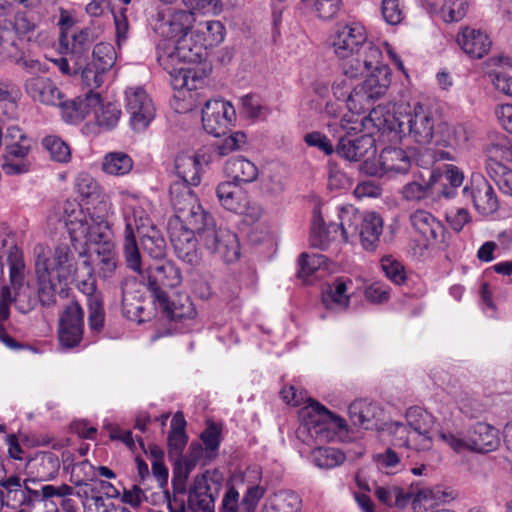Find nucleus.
I'll use <instances>...</instances> for the list:
<instances>
[{
    "instance_id": "obj_1",
    "label": "nucleus",
    "mask_w": 512,
    "mask_h": 512,
    "mask_svg": "<svg viewBox=\"0 0 512 512\" xmlns=\"http://www.w3.org/2000/svg\"><path fill=\"white\" fill-rule=\"evenodd\" d=\"M80 242L69 234L68 239L59 242L49 257V269L56 279L75 282L84 294L95 292L94 269L87 252L79 247Z\"/></svg>"
},
{
    "instance_id": "obj_2",
    "label": "nucleus",
    "mask_w": 512,
    "mask_h": 512,
    "mask_svg": "<svg viewBox=\"0 0 512 512\" xmlns=\"http://www.w3.org/2000/svg\"><path fill=\"white\" fill-rule=\"evenodd\" d=\"M195 22L194 13L187 10L166 8L157 13L154 31L164 39L173 42L168 57L172 62H196L199 54L186 43V36Z\"/></svg>"
},
{
    "instance_id": "obj_3",
    "label": "nucleus",
    "mask_w": 512,
    "mask_h": 512,
    "mask_svg": "<svg viewBox=\"0 0 512 512\" xmlns=\"http://www.w3.org/2000/svg\"><path fill=\"white\" fill-rule=\"evenodd\" d=\"M398 134L409 136L420 145H451L449 125L421 103H416L410 112L400 113Z\"/></svg>"
},
{
    "instance_id": "obj_4",
    "label": "nucleus",
    "mask_w": 512,
    "mask_h": 512,
    "mask_svg": "<svg viewBox=\"0 0 512 512\" xmlns=\"http://www.w3.org/2000/svg\"><path fill=\"white\" fill-rule=\"evenodd\" d=\"M340 226L345 241L358 237L362 247L375 251L383 233V220L375 212L360 213L354 208L343 209Z\"/></svg>"
},
{
    "instance_id": "obj_5",
    "label": "nucleus",
    "mask_w": 512,
    "mask_h": 512,
    "mask_svg": "<svg viewBox=\"0 0 512 512\" xmlns=\"http://www.w3.org/2000/svg\"><path fill=\"white\" fill-rule=\"evenodd\" d=\"M66 225L73 239L80 238L99 246L114 244L109 223L102 216L85 215L79 206L67 202L64 207Z\"/></svg>"
},
{
    "instance_id": "obj_6",
    "label": "nucleus",
    "mask_w": 512,
    "mask_h": 512,
    "mask_svg": "<svg viewBox=\"0 0 512 512\" xmlns=\"http://www.w3.org/2000/svg\"><path fill=\"white\" fill-rule=\"evenodd\" d=\"M49 249L43 244L34 247L35 274L37 279V297L41 306L50 308L56 305L57 296H68L69 283L66 280L56 279L49 269Z\"/></svg>"
},
{
    "instance_id": "obj_7",
    "label": "nucleus",
    "mask_w": 512,
    "mask_h": 512,
    "mask_svg": "<svg viewBox=\"0 0 512 512\" xmlns=\"http://www.w3.org/2000/svg\"><path fill=\"white\" fill-rule=\"evenodd\" d=\"M371 71L365 81L354 87L348 96V109L357 114L369 109L373 101L382 98L391 83V71L387 65L381 62Z\"/></svg>"
},
{
    "instance_id": "obj_8",
    "label": "nucleus",
    "mask_w": 512,
    "mask_h": 512,
    "mask_svg": "<svg viewBox=\"0 0 512 512\" xmlns=\"http://www.w3.org/2000/svg\"><path fill=\"white\" fill-rule=\"evenodd\" d=\"M223 481V474L218 469L196 475L188 489V508L192 512H215V501Z\"/></svg>"
},
{
    "instance_id": "obj_9",
    "label": "nucleus",
    "mask_w": 512,
    "mask_h": 512,
    "mask_svg": "<svg viewBox=\"0 0 512 512\" xmlns=\"http://www.w3.org/2000/svg\"><path fill=\"white\" fill-rule=\"evenodd\" d=\"M438 437L458 453L466 450L488 453L496 450L500 444L498 430L484 422H478L473 425L472 436L467 440L449 431H439Z\"/></svg>"
},
{
    "instance_id": "obj_10",
    "label": "nucleus",
    "mask_w": 512,
    "mask_h": 512,
    "mask_svg": "<svg viewBox=\"0 0 512 512\" xmlns=\"http://www.w3.org/2000/svg\"><path fill=\"white\" fill-rule=\"evenodd\" d=\"M146 279L153 305H163L170 296L169 290L181 284L182 274L173 262L165 260L150 265L146 270Z\"/></svg>"
},
{
    "instance_id": "obj_11",
    "label": "nucleus",
    "mask_w": 512,
    "mask_h": 512,
    "mask_svg": "<svg viewBox=\"0 0 512 512\" xmlns=\"http://www.w3.org/2000/svg\"><path fill=\"white\" fill-rule=\"evenodd\" d=\"M33 478L22 481L19 476H10L0 482L4 492H0V501L3 503L4 497L7 502H12L13 506H34L35 504L42 505L46 510L50 506L48 495H44L45 485H41L40 489H33L29 483H35Z\"/></svg>"
},
{
    "instance_id": "obj_12",
    "label": "nucleus",
    "mask_w": 512,
    "mask_h": 512,
    "mask_svg": "<svg viewBox=\"0 0 512 512\" xmlns=\"http://www.w3.org/2000/svg\"><path fill=\"white\" fill-rule=\"evenodd\" d=\"M302 416L308 418L306 424L311 434L325 440L332 439L336 432L346 429L343 418L333 414L319 402L308 399V405L302 409Z\"/></svg>"
},
{
    "instance_id": "obj_13",
    "label": "nucleus",
    "mask_w": 512,
    "mask_h": 512,
    "mask_svg": "<svg viewBox=\"0 0 512 512\" xmlns=\"http://www.w3.org/2000/svg\"><path fill=\"white\" fill-rule=\"evenodd\" d=\"M367 45L374 44L367 41L366 31L359 23L338 25L331 36V47L337 58L357 55Z\"/></svg>"
},
{
    "instance_id": "obj_14",
    "label": "nucleus",
    "mask_w": 512,
    "mask_h": 512,
    "mask_svg": "<svg viewBox=\"0 0 512 512\" xmlns=\"http://www.w3.org/2000/svg\"><path fill=\"white\" fill-rule=\"evenodd\" d=\"M84 332V310L77 301L68 303L59 315L58 338L64 348L79 345Z\"/></svg>"
},
{
    "instance_id": "obj_15",
    "label": "nucleus",
    "mask_w": 512,
    "mask_h": 512,
    "mask_svg": "<svg viewBox=\"0 0 512 512\" xmlns=\"http://www.w3.org/2000/svg\"><path fill=\"white\" fill-rule=\"evenodd\" d=\"M235 116V109L229 102L209 100L202 109L203 128L210 135L223 136L228 132Z\"/></svg>"
},
{
    "instance_id": "obj_16",
    "label": "nucleus",
    "mask_w": 512,
    "mask_h": 512,
    "mask_svg": "<svg viewBox=\"0 0 512 512\" xmlns=\"http://www.w3.org/2000/svg\"><path fill=\"white\" fill-rule=\"evenodd\" d=\"M126 108L134 131L145 130L155 117V108L146 91L141 87L128 88L125 92Z\"/></svg>"
},
{
    "instance_id": "obj_17",
    "label": "nucleus",
    "mask_w": 512,
    "mask_h": 512,
    "mask_svg": "<svg viewBox=\"0 0 512 512\" xmlns=\"http://www.w3.org/2000/svg\"><path fill=\"white\" fill-rule=\"evenodd\" d=\"M379 166L370 165L367 160L361 169L372 176L382 177L386 174H406L411 168V157L400 147H386L379 156Z\"/></svg>"
},
{
    "instance_id": "obj_18",
    "label": "nucleus",
    "mask_w": 512,
    "mask_h": 512,
    "mask_svg": "<svg viewBox=\"0 0 512 512\" xmlns=\"http://www.w3.org/2000/svg\"><path fill=\"white\" fill-rule=\"evenodd\" d=\"M143 213V210L133 209L131 213L126 212L124 214L123 253L127 267L137 273H141V255L137 246L135 230L139 231L144 228L148 221L147 217H143Z\"/></svg>"
},
{
    "instance_id": "obj_19",
    "label": "nucleus",
    "mask_w": 512,
    "mask_h": 512,
    "mask_svg": "<svg viewBox=\"0 0 512 512\" xmlns=\"http://www.w3.org/2000/svg\"><path fill=\"white\" fill-rule=\"evenodd\" d=\"M203 246L225 263H233L240 257V244L237 235L225 228L208 232L202 241Z\"/></svg>"
},
{
    "instance_id": "obj_20",
    "label": "nucleus",
    "mask_w": 512,
    "mask_h": 512,
    "mask_svg": "<svg viewBox=\"0 0 512 512\" xmlns=\"http://www.w3.org/2000/svg\"><path fill=\"white\" fill-rule=\"evenodd\" d=\"M410 224L418 236L420 250H425L443 237L445 228L430 212L416 210L410 214Z\"/></svg>"
},
{
    "instance_id": "obj_21",
    "label": "nucleus",
    "mask_w": 512,
    "mask_h": 512,
    "mask_svg": "<svg viewBox=\"0 0 512 512\" xmlns=\"http://www.w3.org/2000/svg\"><path fill=\"white\" fill-rule=\"evenodd\" d=\"M462 193L465 198L472 201L475 209L482 215H490L499 208L493 187L481 176L472 179L470 185L463 188Z\"/></svg>"
},
{
    "instance_id": "obj_22",
    "label": "nucleus",
    "mask_w": 512,
    "mask_h": 512,
    "mask_svg": "<svg viewBox=\"0 0 512 512\" xmlns=\"http://www.w3.org/2000/svg\"><path fill=\"white\" fill-rule=\"evenodd\" d=\"M167 229L176 256L181 261L196 266L200 262L196 234L181 228L177 223L168 222Z\"/></svg>"
},
{
    "instance_id": "obj_23",
    "label": "nucleus",
    "mask_w": 512,
    "mask_h": 512,
    "mask_svg": "<svg viewBox=\"0 0 512 512\" xmlns=\"http://www.w3.org/2000/svg\"><path fill=\"white\" fill-rule=\"evenodd\" d=\"M335 152L345 160L358 162L376 153L375 139L367 134L356 138L351 136H340Z\"/></svg>"
},
{
    "instance_id": "obj_24",
    "label": "nucleus",
    "mask_w": 512,
    "mask_h": 512,
    "mask_svg": "<svg viewBox=\"0 0 512 512\" xmlns=\"http://www.w3.org/2000/svg\"><path fill=\"white\" fill-rule=\"evenodd\" d=\"M339 59L342 60L341 66L344 75L352 79L363 75L373 67H377L381 63L382 52L375 45H367V48L357 53V55Z\"/></svg>"
},
{
    "instance_id": "obj_25",
    "label": "nucleus",
    "mask_w": 512,
    "mask_h": 512,
    "mask_svg": "<svg viewBox=\"0 0 512 512\" xmlns=\"http://www.w3.org/2000/svg\"><path fill=\"white\" fill-rule=\"evenodd\" d=\"M24 90L34 102L43 105L55 106L64 98L57 84L48 77L36 76L26 79Z\"/></svg>"
},
{
    "instance_id": "obj_26",
    "label": "nucleus",
    "mask_w": 512,
    "mask_h": 512,
    "mask_svg": "<svg viewBox=\"0 0 512 512\" xmlns=\"http://www.w3.org/2000/svg\"><path fill=\"white\" fill-rule=\"evenodd\" d=\"M456 42L465 54L474 59H481L487 55L492 45L485 31L469 26L458 32Z\"/></svg>"
},
{
    "instance_id": "obj_27",
    "label": "nucleus",
    "mask_w": 512,
    "mask_h": 512,
    "mask_svg": "<svg viewBox=\"0 0 512 512\" xmlns=\"http://www.w3.org/2000/svg\"><path fill=\"white\" fill-rule=\"evenodd\" d=\"M464 180L463 172L455 165H446L443 171L433 170L430 173V186L433 193L447 199L453 198Z\"/></svg>"
},
{
    "instance_id": "obj_28",
    "label": "nucleus",
    "mask_w": 512,
    "mask_h": 512,
    "mask_svg": "<svg viewBox=\"0 0 512 512\" xmlns=\"http://www.w3.org/2000/svg\"><path fill=\"white\" fill-rule=\"evenodd\" d=\"M135 286L134 279H125L121 283L122 313L127 319L142 323L150 318L151 313L146 310L142 296L133 292Z\"/></svg>"
},
{
    "instance_id": "obj_29",
    "label": "nucleus",
    "mask_w": 512,
    "mask_h": 512,
    "mask_svg": "<svg viewBox=\"0 0 512 512\" xmlns=\"http://www.w3.org/2000/svg\"><path fill=\"white\" fill-rule=\"evenodd\" d=\"M168 222L173 224L177 223L181 228L190 230L194 234L198 235L201 242L204 240L205 235L208 234V232L216 229L213 216L204 210L199 202L194 206V209L188 211L181 219L169 220Z\"/></svg>"
},
{
    "instance_id": "obj_30",
    "label": "nucleus",
    "mask_w": 512,
    "mask_h": 512,
    "mask_svg": "<svg viewBox=\"0 0 512 512\" xmlns=\"http://www.w3.org/2000/svg\"><path fill=\"white\" fill-rule=\"evenodd\" d=\"M60 469L58 456L51 451L37 452L27 463V470L32 481L44 482L53 480Z\"/></svg>"
},
{
    "instance_id": "obj_31",
    "label": "nucleus",
    "mask_w": 512,
    "mask_h": 512,
    "mask_svg": "<svg viewBox=\"0 0 512 512\" xmlns=\"http://www.w3.org/2000/svg\"><path fill=\"white\" fill-rule=\"evenodd\" d=\"M348 413L354 425L364 429H378V420L382 415L380 406L367 399H358L349 405Z\"/></svg>"
},
{
    "instance_id": "obj_32",
    "label": "nucleus",
    "mask_w": 512,
    "mask_h": 512,
    "mask_svg": "<svg viewBox=\"0 0 512 512\" xmlns=\"http://www.w3.org/2000/svg\"><path fill=\"white\" fill-rule=\"evenodd\" d=\"M174 215L169 220H179L199 202L197 195L185 182H173L169 189Z\"/></svg>"
},
{
    "instance_id": "obj_33",
    "label": "nucleus",
    "mask_w": 512,
    "mask_h": 512,
    "mask_svg": "<svg viewBox=\"0 0 512 512\" xmlns=\"http://www.w3.org/2000/svg\"><path fill=\"white\" fill-rule=\"evenodd\" d=\"M91 32L89 29L73 31L68 37L67 47H59L61 53L70 55L75 66L82 65L89 59V50L92 45Z\"/></svg>"
},
{
    "instance_id": "obj_34",
    "label": "nucleus",
    "mask_w": 512,
    "mask_h": 512,
    "mask_svg": "<svg viewBox=\"0 0 512 512\" xmlns=\"http://www.w3.org/2000/svg\"><path fill=\"white\" fill-rule=\"evenodd\" d=\"M156 311H159L165 318L174 322L183 320H192L196 316V310L188 296L178 297L172 300L171 297L166 298V303L160 305L154 304Z\"/></svg>"
},
{
    "instance_id": "obj_35",
    "label": "nucleus",
    "mask_w": 512,
    "mask_h": 512,
    "mask_svg": "<svg viewBox=\"0 0 512 512\" xmlns=\"http://www.w3.org/2000/svg\"><path fill=\"white\" fill-rule=\"evenodd\" d=\"M175 172L179 180L188 186H198L201 182L202 163L197 155L179 154L175 158Z\"/></svg>"
},
{
    "instance_id": "obj_36",
    "label": "nucleus",
    "mask_w": 512,
    "mask_h": 512,
    "mask_svg": "<svg viewBox=\"0 0 512 512\" xmlns=\"http://www.w3.org/2000/svg\"><path fill=\"white\" fill-rule=\"evenodd\" d=\"M487 157L486 172L493 163L503 164L502 161H512V141L502 133H496L489 137V142L484 147Z\"/></svg>"
},
{
    "instance_id": "obj_37",
    "label": "nucleus",
    "mask_w": 512,
    "mask_h": 512,
    "mask_svg": "<svg viewBox=\"0 0 512 512\" xmlns=\"http://www.w3.org/2000/svg\"><path fill=\"white\" fill-rule=\"evenodd\" d=\"M224 173L229 181L240 185L253 182L258 176V169L244 157H231L225 163Z\"/></svg>"
},
{
    "instance_id": "obj_38",
    "label": "nucleus",
    "mask_w": 512,
    "mask_h": 512,
    "mask_svg": "<svg viewBox=\"0 0 512 512\" xmlns=\"http://www.w3.org/2000/svg\"><path fill=\"white\" fill-rule=\"evenodd\" d=\"M56 106H59L67 120H74L83 117L89 113L91 109L97 108L100 103V93L87 91L84 98L78 97L75 100L66 101L64 98L60 100Z\"/></svg>"
},
{
    "instance_id": "obj_39",
    "label": "nucleus",
    "mask_w": 512,
    "mask_h": 512,
    "mask_svg": "<svg viewBox=\"0 0 512 512\" xmlns=\"http://www.w3.org/2000/svg\"><path fill=\"white\" fill-rule=\"evenodd\" d=\"M216 195L220 204L229 211L238 213L244 208V196L239 184L231 181L222 182L216 188Z\"/></svg>"
},
{
    "instance_id": "obj_40",
    "label": "nucleus",
    "mask_w": 512,
    "mask_h": 512,
    "mask_svg": "<svg viewBox=\"0 0 512 512\" xmlns=\"http://www.w3.org/2000/svg\"><path fill=\"white\" fill-rule=\"evenodd\" d=\"M366 122L371 124L379 132H396L398 133V123L400 122V113H391L384 106L372 108L365 118Z\"/></svg>"
},
{
    "instance_id": "obj_41",
    "label": "nucleus",
    "mask_w": 512,
    "mask_h": 512,
    "mask_svg": "<svg viewBox=\"0 0 512 512\" xmlns=\"http://www.w3.org/2000/svg\"><path fill=\"white\" fill-rule=\"evenodd\" d=\"M373 491L378 501L388 507L404 508L411 498L410 493H404L401 488L395 485L380 486L374 484Z\"/></svg>"
},
{
    "instance_id": "obj_42",
    "label": "nucleus",
    "mask_w": 512,
    "mask_h": 512,
    "mask_svg": "<svg viewBox=\"0 0 512 512\" xmlns=\"http://www.w3.org/2000/svg\"><path fill=\"white\" fill-rule=\"evenodd\" d=\"M132 158L124 152L107 153L102 161V169L106 174L124 176L133 168Z\"/></svg>"
},
{
    "instance_id": "obj_43",
    "label": "nucleus",
    "mask_w": 512,
    "mask_h": 512,
    "mask_svg": "<svg viewBox=\"0 0 512 512\" xmlns=\"http://www.w3.org/2000/svg\"><path fill=\"white\" fill-rule=\"evenodd\" d=\"M347 285L342 280H336L322 293V303L327 309H345L349 305V296L346 294Z\"/></svg>"
},
{
    "instance_id": "obj_44",
    "label": "nucleus",
    "mask_w": 512,
    "mask_h": 512,
    "mask_svg": "<svg viewBox=\"0 0 512 512\" xmlns=\"http://www.w3.org/2000/svg\"><path fill=\"white\" fill-rule=\"evenodd\" d=\"M141 245L151 258L162 260L166 255L165 239L155 227H150L146 233H142Z\"/></svg>"
},
{
    "instance_id": "obj_45",
    "label": "nucleus",
    "mask_w": 512,
    "mask_h": 512,
    "mask_svg": "<svg viewBox=\"0 0 512 512\" xmlns=\"http://www.w3.org/2000/svg\"><path fill=\"white\" fill-rule=\"evenodd\" d=\"M8 61L21 66L26 72L30 74H45L48 72V66L38 59L26 57L24 52L20 49L18 43L15 47H9L6 51Z\"/></svg>"
},
{
    "instance_id": "obj_46",
    "label": "nucleus",
    "mask_w": 512,
    "mask_h": 512,
    "mask_svg": "<svg viewBox=\"0 0 512 512\" xmlns=\"http://www.w3.org/2000/svg\"><path fill=\"white\" fill-rule=\"evenodd\" d=\"M345 460V454L333 447H319L312 452L313 463L322 469H333L342 465Z\"/></svg>"
},
{
    "instance_id": "obj_47",
    "label": "nucleus",
    "mask_w": 512,
    "mask_h": 512,
    "mask_svg": "<svg viewBox=\"0 0 512 512\" xmlns=\"http://www.w3.org/2000/svg\"><path fill=\"white\" fill-rule=\"evenodd\" d=\"M405 418L410 431L432 432L435 424L434 416L419 406L408 408Z\"/></svg>"
},
{
    "instance_id": "obj_48",
    "label": "nucleus",
    "mask_w": 512,
    "mask_h": 512,
    "mask_svg": "<svg viewBox=\"0 0 512 512\" xmlns=\"http://www.w3.org/2000/svg\"><path fill=\"white\" fill-rule=\"evenodd\" d=\"M96 255L99 277L103 279L112 277L117 268L115 245L108 244L97 247Z\"/></svg>"
},
{
    "instance_id": "obj_49",
    "label": "nucleus",
    "mask_w": 512,
    "mask_h": 512,
    "mask_svg": "<svg viewBox=\"0 0 512 512\" xmlns=\"http://www.w3.org/2000/svg\"><path fill=\"white\" fill-rule=\"evenodd\" d=\"M91 57L93 67L107 73L115 64L116 52L111 44L101 42L94 46Z\"/></svg>"
},
{
    "instance_id": "obj_50",
    "label": "nucleus",
    "mask_w": 512,
    "mask_h": 512,
    "mask_svg": "<svg viewBox=\"0 0 512 512\" xmlns=\"http://www.w3.org/2000/svg\"><path fill=\"white\" fill-rule=\"evenodd\" d=\"M7 261L9 264V276L12 287L25 284V263L22 250L16 245L11 246Z\"/></svg>"
},
{
    "instance_id": "obj_51",
    "label": "nucleus",
    "mask_w": 512,
    "mask_h": 512,
    "mask_svg": "<svg viewBox=\"0 0 512 512\" xmlns=\"http://www.w3.org/2000/svg\"><path fill=\"white\" fill-rule=\"evenodd\" d=\"M20 95V89L15 84L11 81L0 79V103H5L7 109L4 111V114L8 118L16 117Z\"/></svg>"
},
{
    "instance_id": "obj_52",
    "label": "nucleus",
    "mask_w": 512,
    "mask_h": 512,
    "mask_svg": "<svg viewBox=\"0 0 512 512\" xmlns=\"http://www.w3.org/2000/svg\"><path fill=\"white\" fill-rule=\"evenodd\" d=\"M86 295L88 305L89 328L90 330L99 333L102 331L105 321L103 302L99 296L94 294V292Z\"/></svg>"
},
{
    "instance_id": "obj_53",
    "label": "nucleus",
    "mask_w": 512,
    "mask_h": 512,
    "mask_svg": "<svg viewBox=\"0 0 512 512\" xmlns=\"http://www.w3.org/2000/svg\"><path fill=\"white\" fill-rule=\"evenodd\" d=\"M200 439L205 448V460L212 461L218 455L221 444V430L215 424L210 423L200 434Z\"/></svg>"
},
{
    "instance_id": "obj_54",
    "label": "nucleus",
    "mask_w": 512,
    "mask_h": 512,
    "mask_svg": "<svg viewBox=\"0 0 512 512\" xmlns=\"http://www.w3.org/2000/svg\"><path fill=\"white\" fill-rule=\"evenodd\" d=\"M42 146L49 153L53 161L66 163L71 158L69 146L59 137L49 135L43 138Z\"/></svg>"
},
{
    "instance_id": "obj_55",
    "label": "nucleus",
    "mask_w": 512,
    "mask_h": 512,
    "mask_svg": "<svg viewBox=\"0 0 512 512\" xmlns=\"http://www.w3.org/2000/svg\"><path fill=\"white\" fill-rule=\"evenodd\" d=\"M97 107L98 109H95V118L98 126L106 130L113 129L117 125L121 115L119 105L112 102L106 104H101L100 102Z\"/></svg>"
},
{
    "instance_id": "obj_56",
    "label": "nucleus",
    "mask_w": 512,
    "mask_h": 512,
    "mask_svg": "<svg viewBox=\"0 0 512 512\" xmlns=\"http://www.w3.org/2000/svg\"><path fill=\"white\" fill-rule=\"evenodd\" d=\"M457 405L463 415L470 419L480 418L487 410L486 405L474 395L461 393Z\"/></svg>"
},
{
    "instance_id": "obj_57",
    "label": "nucleus",
    "mask_w": 512,
    "mask_h": 512,
    "mask_svg": "<svg viewBox=\"0 0 512 512\" xmlns=\"http://www.w3.org/2000/svg\"><path fill=\"white\" fill-rule=\"evenodd\" d=\"M487 174L497 184L499 190L512 196V170L504 164L493 163L488 168Z\"/></svg>"
},
{
    "instance_id": "obj_58",
    "label": "nucleus",
    "mask_w": 512,
    "mask_h": 512,
    "mask_svg": "<svg viewBox=\"0 0 512 512\" xmlns=\"http://www.w3.org/2000/svg\"><path fill=\"white\" fill-rule=\"evenodd\" d=\"M327 258L322 254L302 253L299 257L298 277L304 280L326 265Z\"/></svg>"
},
{
    "instance_id": "obj_59",
    "label": "nucleus",
    "mask_w": 512,
    "mask_h": 512,
    "mask_svg": "<svg viewBox=\"0 0 512 512\" xmlns=\"http://www.w3.org/2000/svg\"><path fill=\"white\" fill-rule=\"evenodd\" d=\"M13 290L15 307L23 314L32 311L39 302L38 297L33 296V292L27 284L17 285L13 287Z\"/></svg>"
},
{
    "instance_id": "obj_60",
    "label": "nucleus",
    "mask_w": 512,
    "mask_h": 512,
    "mask_svg": "<svg viewBox=\"0 0 512 512\" xmlns=\"http://www.w3.org/2000/svg\"><path fill=\"white\" fill-rule=\"evenodd\" d=\"M9 22L12 24V30L15 36L18 34L28 39H30V34H32L39 25V19L27 12H17L14 16V21Z\"/></svg>"
},
{
    "instance_id": "obj_61",
    "label": "nucleus",
    "mask_w": 512,
    "mask_h": 512,
    "mask_svg": "<svg viewBox=\"0 0 512 512\" xmlns=\"http://www.w3.org/2000/svg\"><path fill=\"white\" fill-rule=\"evenodd\" d=\"M82 84L88 88V91L95 92V89H98L104 83V75L106 73L100 71L88 60L82 64V67L79 69V73Z\"/></svg>"
},
{
    "instance_id": "obj_62",
    "label": "nucleus",
    "mask_w": 512,
    "mask_h": 512,
    "mask_svg": "<svg viewBox=\"0 0 512 512\" xmlns=\"http://www.w3.org/2000/svg\"><path fill=\"white\" fill-rule=\"evenodd\" d=\"M95 468L88 460L74 463L70 470V482L75 486L87 485L95 479Z\"/></svg>"
},
{
    "instance_id": "obj_63",
    "label": "nucleus",
    "mask_w": 512,
    "mask_h": 512,
    "mask_svg": "<svg viewBox=\"0 0 512 512\" xmlns=\"http://www.w3.org/2000/svg\"><path fill=\"white\" fill-rule=\"evenodd\" d=\"M468 9V0H444L441 12L444 21L458 22L465 17Z\"/></svg>"
},
{
    "instance_id": "obj_64",
    "label": "nucleus",
    "mask_w": 512,
    "mask_h": 512,
    "mask_svg": "<svg viewBox=\"0 0 512 512\" xmlns=\"http://www.w3.org/2000/svg\"><path fill=\"white\" fill-rule=\"evenodd\" d=\"M75 187L77 193L84 199L98 198L101 193L98 182L87 173H81L77 176Z\"/></svg>"
}]
</instances>
